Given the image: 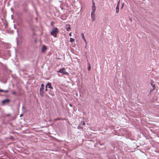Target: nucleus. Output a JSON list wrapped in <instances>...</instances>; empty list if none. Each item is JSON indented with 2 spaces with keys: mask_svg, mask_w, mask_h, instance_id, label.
Returning a JSON list of instances; mask_svg holds the SVG:
<instances>
[{
  "mask_svg": "<svg viewBox=\"0 0 159 159\" xmlns=\"http://www.w3.org/2000/svg\"><path fill=\"white\" fill-rule=\"evenodd\" d=\"M58 31V30L57 28H54L52 30V31L51 32V35L53 36L54 37H57Z\"/></svg>",
  "mask_w": 159,
  "mask_h": 159,
  "instance_id": "1",
  "label": "nucleus"
},
{
  "mask_svg": "<svg viewBox=\"0 0 159 159\" xmlns=\"http://www.w3.org/2000/svg\"><path fill=\"white\" fill-rule=\"evenodd\" d=\"M91 16L92 21L93 22L95 20V14L94 13L91 12Z\"/></svg>",
  "mask_w": 159,
  "mask_h": 159,
  "instance_id": "8",
  "label": "nucleus"
},
{
  "mask_svg": "<svg viewBox=\"0 0 159 159\" xmlns=\"http://www.w3.org/2000/svg\"><path fill=\"white\" fill-rule=\"evenodd\" d=\"M44 85L43 84H42L39 89L40 94V96L43 97L44 93Z\"/></svg>",
  "mask_w": 159,
  "mask_h": 159,
  "instance_id": "3",
  "label": "nucleus"
},
{
  "mask_svg": "<svg viewBox=\"0 0 159 159\" xmlns=\"http://www.w3.org/2000/svg\"><path fill=\"white\" fill-rule=\"evenodd\" d=\"M69 35L70 36H71V33H70V34H69Z\"/></svg>",
  "mask_w": 159,
  "mask_h": 159,
  "instance_id": "25",
  "label": "nucleus"
},
{
  "mask_svg": "<svg viewBox=\"0 0 159 159\" xmlns=\"http://www.w3.org/2000/svg\"><path fill=\"white\" fill-rule=\"evenodd\" d=\"M116 13H118L119 11V7L118 6V4L116 6Z\"/></svg>",
  "mask_w": 159,
  "mask_h": 159,
  "instance_id": "12",
  "label": "nucleus"
},
{
  "mask_svg": "<svg viewBox=\"0 0 159 159\" xmlns=\"http://www.w3.org/2000/svg\"><path fill=\"white\" fill-rule=\"evenodd\" d=\"M12 93L14 95H15L16 94V92L15 91H12Z\"/></svg>",
  "mask_w": 159,
  "mask_h": 159,
  "instance_id": "16",
  "label": "nucleus"
},
{
  "mask_svg": "<svg viewBox=\"0 0 159 159\" xmlns=\"http://www.w3.org/2000/svg\"><path fill=\"white\" fill-rule=\"evenodd\" d=\"M10 101V100L8 99H6L5 100H3L2 102L3 104H5L6 103H8Z\"/></svg>",
  "mask_w": 159,
  "mask_h": 159,
  "instance_id": "6",
  "label": "nucleus"
},
{
  "mask_svg": "<svg viewBox=\"0 0 159 159\" xmlns=\"http://www.w3.org/2000/svg\"><path fill=\"white\" fill-rule=\"evenodd\" d=\"M22 116V115H20V117Z\"/></svg>",
  "mask_w": 159,
  "mask_h": 159,
  "instance_id": "27",
  "label": "nucleus"
},
{
  "mask_svg": "<svg viewBox=\"0 0 159 159\" xmlns=\"http://www.w3.org/2000/svg\"><path fill=\"white\" fill-rule=\"evenodd\" d=\"M58 76H60V75H59V74H58Z\"/></svg>",
  "mask_w": 159,
  "mask_h": 159,
  "instance_id": "28",
  "label": "nucleus"
},
{
  "mask_svg": "<svg viewBox=\"0 0 159 159\" xmlns=\"http://www.w3.org/2000/svg\"><path fill=\"white\" fill-rule=\"evenodd\" d=\"M8 92H9V91L8 90H4V92L5 93H7Z\"/></svg>",
  "mask_w": 159,
  "mask_h": 159,
  "instance_id": "18",
  "label": "nucleus"
},
{
  "mask_svg": "<svg viewBox=\"0 0 159 159\" xmlns=\"http://www.w3.org/2000/svg\"><path fill=\"white\" fill-rule=\"evenodd\" d=\"M87 61L88 64V70L90 71V70L91 69V67L90 66V63H89L88 60H87Z\"/></svg>",
  "mask_w": 159,
  "mask_h": 159,
  "instance_id": "10",
  "label": "nucleus"
},
{
  "mask_svg": "<svg viewBox=\"0 0 159 159\" xmlns=\"http://www.w3.org/2000/svg\"><path fill=\"white\" fill-rule=\"evenodd\" d=\"M78 129H82V127H81L80 126H78Z\"/></svg>",
  "mask_w": 159,
  "mask_h": 159,
  "instance_id": "17",
  "label": "nucleus"
},
{
  "mask_svg": "<svg viewBox=\"0 0 159 159\" xmlns=\"http://www.w3.org/2000/svg\"><path fill=\"white\" fill-rule=\"evenodd\" d=\"M96 10V7L95 6V3L93 1V0H92V13H95Z\"/></svg>",
  "mask_w": 159,
  "mask_h": 159,
  "instance_id": "4",
  "label": "nucleus"
},
{
  "mask_svg": "<svg viewBox=\"0 0 159 159\" xmlns=\"http://www.w3.org/2000/svg\"><path fill=\"white\" fill-rule=\"evenodd\" d=\"M66 29L67 31H69L70 29V25L67 24L66 25Z\"/></svg>",
  "mask_w": 159,
  "mask_h": 159,
  "instance_id": "7",
  "label": "nucleus"
},
{
  "mask_svg": "<svg viewBox=\"0 0 159 159\" xmlns=\"http://www.w3.org/2000/svg\"><path fill=\"white\" fill-rule=\"evenodd\" d=\"M4 90H3L2 89H0V92H4Z\"/></svg>",
  "mask_w": 159,
  "mask_h": 159,
  "instance_id": "20",
  "label": "nucleus"
},
{
  "mask_svg": "<svg viewBox=\"0 0 159 159\" xmlns=\"http://www.w3.org/2000/svg\"><path fill=\"white\" fill-rule=\"evenodd\" d=\"M45 91H47V88H46Z\"/></svg>",
  "mask_w": 159,
  "mask_h": 159,
  "instance_id": "22",
  "label": "nucleus"
},
{
  "mask_svg": "<svg viewBox=\"0 0 159 159\" xmlns=\"http://www.w3.org/2000/svg\"><path fill=\"white\" fill-rule=\"evenodd\" d=\"M81 35L82 36V39H83L84 41H85V42L86 43V39H85V37H84V34L83 33H81Z\"/></svg>",
  "mask_w": 159,
  "mask_h": 159,
  "instance_id": "11",
  "label": "nucleus"
},
{
  "mask_svg": "<svg viewBox=\"0 0 159 159\" xmlns=\"http://www.w3.org/2000/svg\"><path fill=\"white\" fill-rule=\"evenodd\" d=\"M11 115V114H7V116H9Z\"/></svg>",
  "mask_w": 159,
  "mask_h": 159,
  "instance_id": "21",
  "label": "nucleus"
},
{
  "mask_svg": "<svg viewBox=\"0 0 159 159\" xmlns=\"http://www.w3.org/2000/svg\"><path fill=\"white\" fill-rule=\"evenodd\" d=\"M123 4H122V7H121V9H122V7H123Z\"/></svg>",
  "mask_w": 159,
  "mask_h": 159,
  "instance_id": "23",
  "label": "nucleus"
},
{
  "mask_svg": "<svg viewBox=\"0 0 159 159\" xmlns=\"http://www.w3.org/2000/svg\"><path fill=\"white\" fill-rule=\"evenodd\" d=\"M48 86V87L50 89H53V88L51 86V84L49 82H48L46 85V88H47Z\"/></svg>",
  "mask_w": 159,
  "mask_h": 159,
  "instance_id": "5",
  "label": "nucleus"
},
{
  "mask_svg": "<svg viewBox=\"0 0 159 159\" xmlns=\"http://www.w3.org/2000/svg\"><path fill=\"white\" fill-rule=\"evenodd\" d=\"M85 125V122L84 121L81 122L80 124V125Z\"/></svg>",
  "mask_w": 159,
  "mask_h": 159,
  "instance_id": "15",
  "label": "nucleus"
},
{
  "mask_svg": "<svg viewBox=\"0 0 159 159\" xmlns=\"http://www.w3.org/2000/svg\"><path fill=\"white\" fill-rule=\"evenodd\" d=\"M52 22L51 23V25H52Z\"/></svg>",
  "mask_w": 159,
  "mask_h": 159,
  "instance_id": "26",
  "label": "nucleus"
},
{
  "mask_svg": "<svg viewBox=\"0 0 159 159\" xmlns=\"http://www.w3.org/2000/svg\"><path fill=\"white\" fill-rule=\"evenodd\" d=\"M47 48L46 47L45 45H43L42 46V52H44L46 49Z\"/></svg>",
  "mask_w": 159,
  "mask_h": 159,
  "instance_id": "9",
  "label": "nucleus"
},
{
  "mask_svg": "<svg viewBox=\"0 0 159 159\" xmlns=\"http://www.w3.org/2000/svg\"><path fill=\"white\" fill-rule=\"evenodd\" d=\"M151 86H152V87L153 88V89H155V85L153 84H152V82L151 83Z\"/></svg>",
  "mask_w": 159,
  "mask_h": 159,
  "instance_id": "14",
  "label": "nucleus"
},
{
  "mask_svg": "<svg viewBox=\"0 0 159 159\" xmlns=\"http://www.w3.org/2000/svg\"><path fill=\"white\" fill-rule=\"evenodd\" d=\"M70 106L71 107H72V105L71 104H70Z\"/></svg>",
  "mask_w": 159,
  "mask_h": 159,
  "instance_id": "24",
  "label": "nucleus"
},
{
  "mask_svg": "<svg viewBox=\"0 0 159 159\" xmlns=\"http://www.w3.org/2000/svg\"><path fill=\"white\" fill-rule=\"evenodd\" d=\"M60 119H59V118H56V119H55L54 120L55 121L57 120H59Z\"/></svg>",
  "mask_w": 159,
  "mask_h": 159,
  "instance_id": "19",
  "label": "nucleus"
},
{
  "mask_svg": "<svg viewBox=\"0 0 159 159\" xmlns=\"http://www.w3.org/2000/svg\"><path fill=\"white\" fill-rule=\"evenodd\" d=\"M57 73H61L63 75H69V73L68 72L65 71V69L64 68H62L60 69L59 70L57 71Z\"/></svg>",
  "mask_w": 159,
  "mask_h": 159,
  "instance_id": "2",
  "label": "nucleus"
},
{
  "mask_svg": "<svg viewBox=\"0 0 159 159\" xmlns=\"http://www.w3.org/2000/svg\"><path fill=\"white\" fill-rule=\"evenodd\" d=\"M74 41H75V39H73V38H70V42H72Z\"/></svg>",
  "mask_w": 159,
  "mask_h": 159,
  "instance_id": "13",
  "label": "nucleus"
}]
</instances>
